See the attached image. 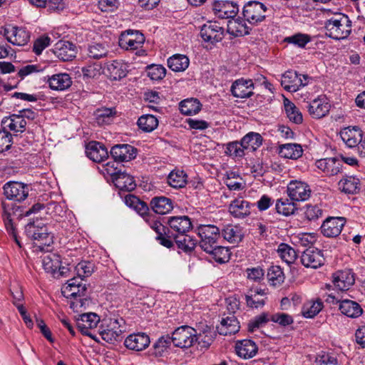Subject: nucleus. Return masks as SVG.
Instances as JSON below:
<instances>
[{"label": "nucleus", "mask_w": 365, "mask_h": 365, "mask_svg": "<svg viewBox=\"0 0 365 365\" xmlns=\"http://www.w3.org/2000/svg\"><path fill=\"white\" fill-rule=\"evenodd\" d=\"M1 207L3 210L2 217L6 231L20 247L21 245L18 238L15 227L13 225L12 216L16 217V218H19L22 216H29L32 213H37L43 209L46 210V205H44L43 204L41 203L34 204L31 208L25 212L22 207L16 205L13 202L6 201L1 202Z\"/></svg>", "instance_id": "nucleus-1"}, {"label": "nucleus", "mask_w": 365, "mask_h": 365, "mask_svg": "<svg viewBox=\"0 0 365 365\" xmlns=\"http://www.w3.org/2000/svg\"><path fill=\"white\" fill-rule=\"evenodd\" d=\"M25 233L28 237L35 241L36 250L48 252V248L53 243V236L41 220H36L29 222L25 226Z\"/></svg>", "instance_id": "nucleus-2"}, {"label": "nucleus", "mask_w": 365, "mask_h": 365, "mask_svg": "<svg viewBox=\"0 0 365 365\" xmlns=\"http://www.w3.org/2000/svg\"><path fill=\"white\" fill-rule=\"evenodd\" d=\"M326 35L335 39L346 38L351 32V21L347 15L339 13L325 21Z\"/></svg>", "instance_id": "nucleus-3"}, {"label": "nucleus", "mask_w": 365, "mask_h": 365, "mask_svg": "<svg viewBox=\"0 0 365 365\" xmlns=\"http://www.w3.org/2000/svg\"><path fill=\"white\" fill-rule=\"evenodd\" d=\"M343 143L349 148H357L362 157H365V134L358 126H348L339 131Z\"/></svg>", "instance_id": "nucleus-4"}, {"label": "nucleus", "mask_w": 365, "mask_h": 365, "mask_svg": "<svg viewBox=\"0 0 365 365\" xmlns=\"http://www.w3.org/2000/svg\"><path fill=\"white\" fill-rule=\"evenodd\" d=\"M86 284H76L75 279H70V308L74 312H81L86 309L89 301L86 297Z\"/></svg>", "instance_id": "nucleus-5"}, {"label": "nucleus", "mask_w": 365, "mask_h": 365, "mask_svg": "<svg viewBox=\"0 0 365 365\" xmlns=\"http://www.w3.org/2000/svg\"><path fill=\"white\" fill-rule=\"evenodd\" d=\"M42 266L45 271L51 273L55 278L66 277L68 268L61 265L60 255L53 252L45 253L41 256Z\"/></svg>", "instance_id": "nucleus-6"}, {"label": "nucleus", "mask_w": 365, "mask_h": 365, "mask_svg": "<svg viewBox=\"0 0 365 365\" xmlns=\"http://www.w3.org/2000/svg\"><path fill=\"white\" fill-rule=\"evenodd\" d=\"M267 7L259 1H251L245 4L242 14L245 19L252 25H257L266 18Z\"/></svg>", "instance_id": "nucleus-7"}, {"label": "nucleus", "mask_w": 365, "mask_h": 365, "mask_svg": "<svg viewBox=\"0 0 365 365\" xmlns=\"http://www.w3.org/2000/svg\"><path fill=\"white\" fill-rule=\"evenodd\" d=\"M197 230L200 237V246L203 250H210L220 238V230L214 225H200Z\"/></svg>", "instance_id": "nucleus-8"}, {"label": "nucleus", "mask_w": 365, "mask_h": 365, "mask_svg": "<svg viewBox=\"0 0 365 365\" xmlns=\"http://www.w3.org/2000/svg\"><path fill=\"white\" fill-rule=\"evenodd\" d=\"M170 337L175 346L187 349L194 344L195 329L190 326L183 325L176 328Z\"/></svg>", "instance_id": "nucleus-9"}, {"label": "nucleus", "mask_w": 365, "mask_h": 365, "mask_svg": "<svg viewBox=\"0 0 365 365\" xmlns=\"http://www.w3.org/2000/svg\"><path fill=\"white\" fill-rule=\"evenodd\" d=\"M4 193L6 197L4 201L13 202L25 200L29 195V186L20 182H9L4 187Z\"/></svg>", "instance_id": "nucleus-10"}, {"label": "nucleus", "mask_w": 365, "mask_h": 365, "mask_svg": "<svg viewBox=\"0 0 365 365\" xmlns=\"http://www.w3.org/2000/svg\"><path fill=\"white\" fill-rule=\"evenodd\" d=\"M144 42V35L137 30H126L119 38V46L125 50H137L143 46Z\"/></svg>", "instance_id": "nucleus-11"}, {"label": "nucleus", "mask_w": 365, "mask_h": 365, "mask_svg": "<svg viewBox=\"0 0 365 365\" xmlns=\"http://www.w3.org/2000/svg\"><path fill=\"white\" fill-rule=\"evenodd\" d=\"M83 312L73 317L76 327L83 334L92 336L90 331L97 327L100 322V317L94 312Z\"/></svg>", "instance_id": "nucleus-12"}, {"label": "nucleus", "mask_w": 365, "mask_h": 365, "mask_svg": "<svg viewBox=\"0 0 365 365\" xmlns=\"http://www.w3.org/2000/svg\"><path fill=\"white\" fill-rule=\"evenodd\" d=\"M287 192L288 196L292 201H305L311 195L309 185L302 181L293 180L287 185Z\"/></svg>", "instance_id": "nucleus-13"}, {"label": "nucleus", "mask_w": 365, "mask_h": 365, "mask_svg": "<svg viewBox=\"0 0 365 365\" xmlns=\"http://www.w3.org/2000/svg\"><path fill=\"white\" fill-rule=\"evenodd\" d=\"M302 77L305 81L309 78L307 75L298 74L296 71H287L282 76L281 85L289 92H296L301 87L307 85V82L302 83Z\"/></svg>", "instance_id": "nucleus-14"}, {"label": "nucleus", "mask_w": 365, "mask_h": 365, "mask_svg": "<svg viewBox=\"0 0 365 365\" xmlns=\"http://www.w3.org/2000/svg\"><path fill=\"white\" fill-rule=\"evenodd\" d=\"M346 222V218L342 217H329L323 222L321 232L327 237H336L341 232Z\"/></svg>", "instance_id": "nucleus-15"}, {"label": "nucleus", "mask_w": 365, "mask_h": 365, "mask_svg": "<svg viewBox=\"0 0 365 365\" xmlns=\"http://www.w3.org/2000/svg\"><path fill=\"white\" fill-rule=\"evenodd\" d=\"M169 228L167 230V237L170 239L171 234L174 235L187 233L192 228V222L187 216H175L168 220Z\"/></svg>", "instance_id": "nucleus-16"}, {"label": "nucleus", "mask_w": 365, "mask_h": 365, "mask_svg": "<svg viewBox=\"0 0 365 365\" xmlns=\"http://www.w3.org/2000/svg\"><path fill=\"white\" fill-rule=\"evenodd\" d=\"M200 36L205 41L219 42L224 38V29L217 21H209L202 26Z\"/></svg>", "instance_id": "nucleus-17"}, {"label": "nucleus", "mask_w": 365, "mask_h": 365, "mask_svg": "<svg viewBox=\"0 0 365 365\" xmlns=\"http://www.w3.org/2000/svg\"><path fill=\"white\" fill-rule=\"evenodd\" d=\"M323 252L317 248H308L301 255L302 264L307 268L317 269L324 264Z\"/></svg>", "instance_id": "nucleus-18"}, {"label": "nucleus", "mask_w": 365, "mask_h": 365, "mask_svg": "<svg viewBox=\"0 0 365 365\" xmlns=\"http://www.w3.org/2000/svg\"><path fill=\"white\" fill-rule=\"evenodd\" d=\"M316 167L327 177H331L341 173L343 163L336 158H327L317 160Z\"/></svg>", "instance_id": "nucleus-19"}, {"label": "nucleus", "mask_w": 365, "mask_h": 365, "mask_svg": "<svg viewBox=\"0 0 365 365\" xmlns=\"http://www.w3.org/2000/svg\"><path fill=\"white\" fill-rule=\"evenodd\" d=\"M213 11L220 19H233L239 11L237 3L230 1H218L213 4Z\"/></svg>", "instance_id": "nucleus-20"}, {"label": "nucleus", "mask_w": 365, "mask_h": 365, "mask_svg": "<svg viewBox=\"0 0 365 365\" xmlns=\"http://www.w3.org/2000/svg\"><path fill=\"white\" fill-rule=\"evenodd\" d=\"M254 88L255 84L252 79L242 78L232 83L230 91L236 98H247L254 94Z\"/></svg>", "instance_id": "nucleus-21"}, {"label": "nucleus", "mask_w": 365, "mask_h": 365, "mask_svg": "<svg viewBox=\"0 0 365 365\" xmlns=\"http://www.w3.org/2000/svg\"><path fill=\"white\" fill-rule=\"evenodd\" d=\"M137 150L128 144H119L112 147L110 155L116 162H128L136 157Z\"/></svg>", "instance_id": "nucleus-22"}, {"label": "nucleus", "mask_w": 365, "mask_h": 365, "mask_svg": "<svg viewBox=\"0 0 365 365\" xmlns=\"http://www.w3.org/2000/svg\"><path fill=\"white\" fill-rule=\"evenodd\" d=\"M150 343L149 336L142 332L131 334L124 341L126 348L135 351L145 349Z\"/></svg>", "instance_id": "nucleus-23"}, {"label": "nucleus", "mask_w": 365, "mask_h": 365, "mask_svg": "<svg viewBox=\"0 0 365 365\" xmlns=\"http://www.w3.org/2000/svg\"><path fill=\"white\" fill-rule=\"evenodd\" d=\"M86 156L96 163H101L108 157V152L106 146L97 141H91L86 145Z\"/></svg>", "instance_id": "nucleus-24"}, {"label": "nucleus", "mask_w": 365, "mask_h": 365, "mask_svg": "<svg viewBox=\"0 0 365 365\" xmlns=\"http://www.w3.org/2000/svg\"><path fill=\"white\" fill-rule=\"evenodd\" d=\"M4 36L7 41L16 46H24L30 39V33L24 28L12 27L4 29Z\"/></svg>", "instance_id": "nucleus-25"}, {"label": "nucleus", "mask_w": 365, "mask_h": 365, "mask_svg": "<svg viewBox=\"0 0 365 365\" xmlns=\"http://www.w3.org/2000/svg\"><path fill=\"white\" fill-rule=\"evenodd\" d=\"M334 285L341 291H346L355 282L354 274L350 269L339 270L332 275Z\"/></svg>", "instance_id": "nucleus-26"}, {"label": "nucleus", "mask_w": 365, "mask_h": 365, "mask_svg": "<svg viewBox=\"0 0 365 365\" xmlns=\"http://www.w3.org/2000/svg\"><path fill=\"white\" fill-rule=\"evenodd\" d=\"M98 333L105 341L114 344L120 340L123 330L117 319H110L107 329L100 328Z\"/></svg>", "instance_id": "nucleus-27"}, {"label": "nucleus", "mask_w": 365, "mask_h": 365, "mask_svg": "<svg viewBox=\"0 0 365 365\" xmlns=\"http://www.w3.org/2000/svg\"><path fill=\"white\" fill-rule=\"evenodd\" d=\"M154 218V217H152L151 216H149L145 219V221L148 223L150 228L158 234L156 240L159 241V243L161 245L167 248L173 247L174 243L167 237L168 228L163 225L158 220H155Z\"/></svg>", "instance_id": "nucleus-28"}, {"label": "nucleus", "mask_w": 365, "mask_h": 365, "mask_svg": "<svg viewBox=\"0 0 365 365\" xmlns=\"http://www.w3.org/2000/svg\"><path fill=\"white\" fill-rule=\"evenodd\" d=\"M106 71L110 80L119 81L127 76L128 66L122 61H109L106 63Z\"/></svg>", "instance_id": "nucleus-29"}, {"label": "nucleus", "mask_w": 365, "mask_h": 365, "mask_svg": "<svg viewBox=\"0 0 365 365\" xmlns=\"http://www.w3.org/2000/svg\"><path fill=\"white\" fill-rule=\"evenodd\" d=\"M330 104L324 97L317 98L310 102L308 111L314 118H322L327 115L330 110Z\"/></svg>", "instance_id": "nucleus-30"}, {"label": "nucleus", "mask_w": 365, "mask_h": 365, "mask_svg": "<svg viewBox=\"0 0 365 365\" xmlns=\"http://www.w3.org/2000/svg\"><path fill=\"white\" fill-rule=\"evenodd\" d=\"M112 178L115 185L120 190L130 192L133 190L136 187L133 177L125 172L119 170L115 173L112 175Z\"/></svg>", "instance_id": "nucleus-31"}, {"label": "nucleus", "mask_w": 365, "mask_h": 365, "mask_svg": "<svg viewBox=\"0 0 365 365\" xmlns=\"http://www.w3.org/2000/svg\"><path fill=\"white\" fill-rule=\"evenodd\" d=\"M257 351V346L250 339L237 341L235 344L236 354L245 359L252 358L256 355Z\"/></svg>", "instance_id": "nucleus-32"}, {"label": "nucleus", "mask_w": 365, "mask_h": 365, "mask_svg": "<svg viewBox=\"0 0 365 365\" xmlns=\"http://www.w3.org/2000/svg\"><path fill=\"white\" fill-rule=\"evenodd\" d=\"M339 309L342 314L350 318H358L363 313L361 305L353 300L344 299L337 302Z\"/></svg>", "instance_id": "nucleus-33"}, {"label": "nucleus", "mask_w": 365, "mask_h": 365, "mask_svg": "<svg viewBox=\"0 0 365 365\" xmlns=\"http://www.w3.org/2000/svg\"><path fill=\"white\" fill-rule=\"evenodd\" d=\"M1 124L15 133H23L26 130V121L23 118V114H12L4 117Z\"/></svg>", "instance_id": "nucleus-34"}, {"label": "nucleus", "mask_w": 365, "mask_h": 365, "mask_svg": "<svg viewBox=\"0 0 365 365\" xmlns=\"http://www.w3.org/2000/svg\"><path fill=\"white\" fill-rule=\"evenodd\" d=\"M230 213L236 218H244L250 214V204L242 197L232 201L229 206Z\"/></svg>", "instance_id": "nucleus-35"}, {"label": "nucleus", "mask_w": 365, "mask_h": 365, "mask_svg": "<svg viewBox=\"0 0 365 365\" xmlns=\"http://www.w3.org/2000/svg\"><path fill=\"white\" fill-rule=\"evenodd\" d=\"M215 336V331L207 326L199 333L195 330L194 344L196 343L200 349H207L214 341Z\"/></svg>", "instance_id": "nucleus-36"}, {"label": "nucleus", "mask_w": 365, "mask_h": 365, "mask_svg": "<svg viewBox=\"0 0 365 365\" xmlns=\"http://www.w3.org/2000/svg\"><path fill=\"white\" fill-rule=\"evenodd\" d=\"M240 328L239 322L233 314L222 318L220 324L217 327L218 333L224 336L234 334L240 330Z\"/></svg>", "instance_id": "nucleus-37"}, {"label": "nucleus", "mask_w": 365, "mask_h": 365, "mask_svg": "<svg viewBox=\"0 0 365 365\" xmlns=\"http://www.w3.org/2000/svg\"><path fill=\"white\" fill-rule=\"evenodd\" d=\"M245 19L235 17L227 22V32L234 36H244L250 33L251 28L245 23Z\"/></svg>", "instance_id": "nucleus-38"}, {"label": "nucleus", "mask_w": 365, "mask_h": 365, "mask_svg": "<svg viewBox=\"0 0 365 365\" xmlns=\"http://www.w3.org/2000/svg\"><path fill=\"white\" fill-rule=\"evenodd\" d=\"M170 240L176 244L178 249L181 250L184 252H192L197 244L196 240L187 235V233L180 234L174 235L171 234Z\"/></svg>", "instance_id": "nucleus-39"}, {"label": "nucleus", "mask_w": 365, "mask_h": 365, "mask_svg": "<svg viewBox=\"0 0 365 365\" xmlns=\"http://www.w3.org/2000/svg\"><path fill=\"white\" fill-rule=\"evenodd\" d=\"M153 210L159 215H165L173 209V202L171 199L160 196L155 197L150 201Z\"/></svg>", "instance_id": "nucleus-40"}, {"label": "nucleus", "mask_w": 365, "mask_h": 365, "mask_svg": "<svg viewBox=\"0 0 365 365\" xmlns=\"http://www.w3.org/2000/svg\"><path fill=\"white\" fill-rule=\"evenodd\" d=\"M242 145L246 153L255 151L262 143V137L258 133L250 132L242 139Z\"/></svg>", "instance_id": "nucleus-41"}, {"label": "nucleus", "mask_w": 365, "mask_h": 365, "mask_svg": "<svg viewBox=\"0 0 365 365\" xmlns=\"http://www.w3.org/2000/svg\"><path fill=\"white\" fill-rule=\"evenodd\" d=\"M303 149L299 144L286 143L279 148V154L282 158L296 160L302 155Z\"/></svg>", "instance_id": "nucleus-42"}, {"label": "nucleus", "mask_w": 365, "mask_h": 365, "mask_svg": "<svg viewBox=\"0 0 365 365\" xmlns=\"http://www.w3.org/2000/svg\"><path fill=\"white\" fill-rule=\"evenodd\" d=\"M221 236L230 243H238L242 238V230L237 225H227L220 230Z\"/></svg>", "instance_id": "nucleus-43"}, {"label": "nucleus", "mask_w": 365, "mask_h": 365, "mask_svg": "<svg viewBox=\"0 0 365 365\" xmlns=\"http://www.w3.org/2000/svg\"><path fill=\"white\" fill-rule=\"evenodd\" d=\"M168 66L175 72H182L185 71L189 65V58L183 54H174L168 61Z\"/></svg>", "instance_id": "nucleus-44"}, {"label": "nucleus", "mask_w": 365, "mask_h": 365, "mask_svg": "<svg viewBox=\"0 0 365 365\" xmlns=\"http://www.w3.org/2000/svg\"><path fill=\"white\" fill-rule=\"evenodd\" d=\"M179 108L183 115H192L201 110L202 104L197 98H187L180 103Z\"/></svg>", "instance_id": "nucleus-45"}, {"label": "nucleus", "mask_w": 365, "mask_h": 365, "mask_svg": "<svg viewBox=\"0 0 365 365\" xmlns=\"http://www.w3.org/2000/svg\"><path fill=\"white\" fill-rule=\"evenodd\" d=\"M169 185L174 188L184 187L187 182V175L182 170L174 169L167 178Z\"/></svg>", "instance_id": "nucleus-46"}, {"label": "nucleus", "mask_w": 365, "mask_h": 365, "mask_svg": "<svg viewBox=\"0 0 365 365\" xmlns=\"http://www.w3.org/2000/svg\"><path fill=\"white\" fill-rule=\"evenodd\" d=\"M275 209L278 214L289 216L294 214L297 207V205L291 199L280 198L276 202Z\"/></svg>", "instance_id": "nucleus-47"}, {"label": "nucleus", "mask_w": 365, "mask_h": 365, "mask_svg": "<svg viewBox=\"0 0 365 365\" xmlns=\"http://www.w3.org/2000/svg\"><path fill=\"white\" fill-rule=\"evenodd\" d=\"M339 189L347 194L356 193L359 190V180L352 176H346L338 183Z\"/></svg>", "instance_id": "nucleus-48"}, {"label": "nucleus", "mask_w": 365, "mask_h": 365, "mask_svg": "<svg viewBox=\"0 0 365 365\" xmlns=\"http://www.w3.org/2000/svg\"><path fill=\"white\" fill-rule=\"evenodd\" d=\"M207 253L212 255L215 262L223 264L229 261L230 252L229 250L223 246L217 244L213 245L210 250H204Z\"/></svg>", "instance_id": "nucleus-49"}, {"label": "nucleus", "mask_w": 365, "mask_h": 365, "mask_svg": "<svg viewBox=\"0 0 365 365\" xmlns=\"http://www.w3.org/2000/svg\"><path fill=\"white\" fill-rule=\"evenodd\" d=\"M172 343V339L170 335L160 336L153 345V354L157 357L163 356L168 351Z\"/></svg>", "instance_id": "nucleus-50"}, {"label": "nucleus", "mask_w": 365, "mask_h": 365, "mask_svg": "<svg viewBox=\"0 0 365 365\" xmlns=\"http://www.w3.org/2000/svg\"><path fill=\"white\" fill-rule=\"evenodd\" d=\"M284 107L287 118L290 121L300 124L303 121V118L299 110L296 106L287 98L284 99Z\"/></svg>", "instance_id": "nucleus-51"}, {"label": "nucleus", "mask_w": 365, "mask_h": 365, "mask_svg": "<svg viewBox=\"0 0 365 365\" xmlns=\"http://www.w3.org/2000/svg\"><path fill=\"white\" fill-rule=\"evenodd\" d=\"M52 90L63 91L68 88V74L58 73L53 75L48 80Z\"/></svg>", "instance_id": "nucleus-52"}, {"label": "nucleus", "mask_w": 365, "mask_h": 365, "mask_svg": "<svg viewBox=\"0 0 365 365\" xmlns=\"http://www.w3.org/2000/svg\"><path fill=\"white\" fill-rule=\"evenodd\" d=\"M277 253L279 257L287 264L294 263L297 257L296 251L292 247L284 243H281L278 246Z\"/></svg>", "instance_id": "nucleus-53"}, {"label": "nucleus", "mask_w": 365, "mask_h": 365, "mask_svg": "<svg viewBox=\"0 0 365 365\" xmlns=\"http://www.w3.org/2000/svg\"><path fill=\"white\" fill-rule=\"evenodd\" d=\"M138 125L144 132L150 133L158 125V120L153 115H144L138 120Z\"/></svg>", "instance_id": "nucleus-54"}, {"label": "nucleus", "mask_w": 365, "mask_h": 365, "mask_svg": "<svg viewBox=\"0 0 365 365\" xmlns=\"http://www.w3.org/2000/svg\"><path fill=\"white\" fill-rule=\"evenodd\" d=\"M311 41L310 35L302 33H297L284 38V42L301 48H305L306 45Z\"/></svg>", "instance_id": "nucleus-55"}, {"label": "nucleus", "mask_w": 365, "mask_h": 365, "mask_svg": "<svg viewBox=\"0 0 365 365\" xmlns=\"http://www.w3.org/2000/svg\"><path fill=\"white\" fill-rule=\"evenodd\" d=\"M267 280L270 285L276 287L281 284L284 279V273L279 266H271L267 271Z\"/></svg>", "instance_id": "nucleus-56"}, {"label": "nucleus", "mask_w": 365, "mask_h": 365, "mask_svg": "<svg viewBox=\"0 0 365 365\" xmlns=\"http://www.w3.org/2000/svg\"><path fill=\"white\" fill-rule=\"evenodd\" d=\"M242 141H232L227 143L225 153L230 157L242 158L247 153L242 147Z\"/></svg>", "instance_id": "nucleus-57"}, {"label": "nucleus", "mask_w": 365, "mask_h": 365, "mask_svg": "<svg viewBox=\"0 0 365 365\" xmlns=\"http://www.w3.org/2000/svg\"><path fill=\"white\" fill-rule=\"evenodd\" d=\"M75 272L78 277L82 280L83 278L90 277L95 270V265L89 261H81L75 267Z\"/></svg>", "instance_id": "nucleus-58"}, {"label": "nucleus", "mask_w": 365, "mask_h": 365, "mask_svg": "<svg viewBox=\"0 0 365 365\" xmlns=\"http://www.w3.org/2000/svg\"><path fill=\"white\" fill-rule=\"evenodd\" d=\"M63 204H65V202H63ZM66 212L67 210L65 209L64 205L56 202H51L46 204V213L53 217H66Z\"/></svg>", "instance_id": "nucleus-59"}, {"label": "nucleus", "mask_w": 365, "mask_h": 365, "mask_svg": "<svg viewBox=\"0 0 365 365\" xmlns=\"http://www.w3.org/2000/svg\"><path fill=\"white\" fill-rule=\"evenodd\" d=\"M108 50L107 47L101 43H93L88 47L89 57L95 59L104 58L107 56Z\"/></svg>", "instance_id": "nucleus-60"}, {"label": "nucleus", "mask_w": 365, "mask_h": 365, "mask_svg": "<svg viewBox=\"0 0 365 365\" xmlns=\"http://www.w3.org/2000/svg\"><path fill=\"white\" fill-rule=\"evenodd\" d=\"M147 75L153 81L162 80L166 75V69L162 65H150L147 66Z\"/></svg>", "instance_id": "nucleus-61"}, {"label": "nucleus", "mask_w": 365, "mask_h": 365, "mask_svg": "<svg viewBox=\"0 0 365 365\" xmlns=\"http://www.w3.org/2000/svg\"><path fill=\"white\" fill-rule=\"evenodd\" d=\"M114 113L110 108L98 109L96 113V120L98 125L109 124L112 121Z\"/></svg>", "instance_id": "nucleus-62"}, {"label": "nucleus", "mask_w": 365, "mask_h": 365, "mask_svg": "<svg viewBox=\"0 0 365 365\" xmlns=\"http://www.w3.org/2000/svg\"><path fill=\"white\" fill-rule=\"evenodd\" d=\"M323 308V303L320 300H317L304 306L302 314L306 318H313Z\"/></svg>", "instance_id": "nucleus-63"}, {"label": "nucleus", "mask_w": 365, "mask_h": 365, "mask_svg": "<svg viewBox=\"0 0 365 365\" xmlns=\"http://www.w3.org/2000/svg\"><path fill=\"white\" fill-rule=\"evenodd\" d=\"M316 363L319 365H337V358L333 353L322 351L319 352L316 356Z\"/></svg>", "instance_id": "nucleus-64"}]
</instances>
